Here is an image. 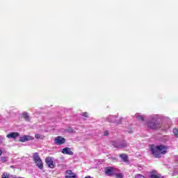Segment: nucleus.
I'll return each instance as SVG.
<instances>
[{"instance_id": "1", "label": "nucleus", "mask_w": 178, "mask_h": 178, "mask_svg": "<svg viewBox=\"0 0 178 178\" xmlns=\"http://www.w3.org/2000/svg\"><path fill=\"white\" fill-rule=\"evenodd\" d=\"M149 148L154 158H161L162 155H166L168 154V149H169V147L165 145H150Z\"/></svg>"}, {"instance_id": "2", "label": "nucleus", "mask_w": 178, "mask_h": 178, "mask_svg": "<svg viewBox=\"0 0 178 178\" xmlns=\"http://www.w3.org/2000/svg\"><path fill=\"white\" fill-rule=\"evenodd\" d=\"M33 161L39 169H44V163H42V161L40 155H38V153L35 152L33 154Z\"/></svg>"}, {"instance_id": "3", "label": "nucleus", "mask_w": 178, "mask_h": 178, "mask_svg": "<svg viewBox=\"0 0 178 178\" xmlns=\"http://www.w3.org/2000/svg\"><path fill=\"white\" fill-rule=\"evenodd\" d=\"M147 127L149 129H152V130H158V129H161V127H162V124L158 121L152 120L147 123Z\"/></svg>"}, {"instance_id": "4", "label": "nucleus", "mask_w": 178, "mask_h": 178, "mask_svg": "<svg viewBox=\"0 0 178 178\" xmlns=\"http://www.w3.org/2000/svg\"><path fill=\"white\" fill-rule=\"evenodd\" d=\"M45 162L50 169H54L55 168V166H56L55 163H54V160H52V157H47L45 159Z\"/></svg>"}, {"instance_id": "5", "label": "nucleus", "mask_w": 178, "mask_h": 178, "mask_svg": "<svg viewBox=\"0 0 178 178\" xmlns=\"http://www.w3.org/2000/svg\"><path fill=\"white\" fill-rule=\"evenodd\" d=\"M54 143L56 145H62L66 143V139L62 136H57L54 139Z\"/></svg>"}, {"instance_id": "6", "label": "nucleus", "mask_w": 178, "mask_h": 178, "mask_svg": "<svg viewBox=\"0 0 178 178\" xmlns=\"http://www.w3.org/2000/svg\"><path fill=\"white\" fill-rule=\"evenodd\" d=\"M105 175H106L107 176H110L112 177L113 176V172H115V168L113 167H106L105 168Z\"/></svg>"}, {"instance_id": "7", "label": "nucleus", "mask_w": 178, "mask_h": 178, "mask_svg": "<svg viewBox=\"0 0 178 178\" xmlns=\"http://www.w3.org/2000/svg\"><path fill=\"white\" fill-rule=\"evenodd\" d=\"M31 140H34V138L30 136L25 135L21 138H19L20 143H26V141H30Z\"/></svg>"}, {"instance_id": "8", "label": "nucleus", "mask_w": 178, "mask_h": 178, "mask_svg": "<svg viewBox=\"0 0 178 178\" xmlns=\"http://www.w3.org/2000/svg\"><path fill=\"white\" fill-rule=\"evenodd\" d=\"M77 175H76L72 170H68L65 171V178H76Z\"/></svg>"}, {"instance_id": "9", "label": "nucleus", "mask_w": 178, "mask_h": 178, "mask_svg": "<svg viewBox=\"0 0 178 178\" xmlns=\"http://www.w3.org/2000/svg\"><path fill=\"white\" fill-rule=\"evenodd\" d=\"M64 155H73V152L69 147H65L61 151Z\"/></svg>"}, {"instance_id": "10", "label": "nucleus", "mask_w": 178, "mask_h": 178, "mask_svg": "<svg viewBox=\"0 0 178 178\" xmlns=\"http://www.w3.org/2000/svg\"><path fill=\"white\" fill-rule=\"evenodd\" d=\"M20 136L18 132H12L6 135L7 138H17Z\"/></svg>"}, {"instance_id": "11", "label": "nucleus", "mask_w": 178, "mask_h": 178, "mask_svg": "<svg viewBox=\"0 0 178 178\" xmlns=\"http://www.w3.org/2000/svg\"><path fill=\"white\" fill-rule=\"evenodd\" d=\"M120 158H121L123 162H124L125 163H127V162H129V156H127V154H120Z\"/></svg>"}, {"instance_id": "12", "label": "nucleus", "mask_w": 178, "mask_h": 178, "mask_svg": "<svg viewBox=\"0 0 178 178\" xmlns=\"http://www.w3.org/2000/svg\"><path fill=\"white\" fill-rule=\"evenodd\" d=\"M22 116L23 119H24V120H26V122H30V115H29V114L27 113H23L22 114Z\"/></svg>"}, {"instance_id": "13", "label": "nucleus", "mask_w": 178, "mask_h": 178, "mask_svg": "<svg viewBox=\"0 0 178 178\" xmlns=\"http://www.w3.org/2000/svg\"><path fill=\"white\" fill-rule=\"evenodd\" d=\"M150 178H161V174H155V172H151Z\"/></svg>"}, {"instance_id": "14", "label": "nucleus", "mask_w": 178, "mask_h": 178, "mask_svg": "<svg viewBox=\"0 0 178 178\" xmlns=\"http://www.w3.org/2000/svg\"><path fill=\"white\" fill-rule=\"evenodd\" d=\"M112 145L115 147V148H120V143L116 142V141H112L111 142Z\"/></svg>"}, {"instance_id": "15", "label": "nucleus", "mask_w": 178, "mask_h": 178, "mask_svg": "<svg viewBox=\"0 0 178 178\" xmlns=\"http://www.w3.org/2000/svg\"><path fill=\"white\" fill-rule=\"evenodd\" d=\"M126 147H127V143L122 142L120 143V148H126Z\"/></svg>"}, {"instance_id": "16", "label": "nucleus", "mask_w": 178, "mask_h": 178, "mask_svg": "<svg viewBox=\"0 0 178 178\" xmlns=\"http://www.w3.org/2000/svg\"><path fill=\"white\" fill-rule=\"evenodd\" d=\"M0 159H1V161L2 162V163H5V162H7V161H8V157H6V156H1L0 158Z\"/></svg>"}, {"instance_id": "17", "label": "nucleus", "mask_w": 178, "mask_h": 178, "mask_svg": "<svg viewBox=\"0 0 178 178\" xmlns=\"http://www.w3.org/2000/svg\"><path fill=\"white\" fill-rule=\"evenodd\" d=\"M173 133H174L175 137L178 138V129L175 128L173 129Z\"/></svg>"}, {"instance_id": "18", "label": "nucleus", "mask_w": 178, "mask_h": 178, "mask_svg": "<svg viewBox=\"0 0 178 178\" xmlns=\"http://www.w3.org/2000/svg\"><path fill=\"white\" fill-rule=\"evenodd\" d=\"M136 118L138 120H141V122H144V117H143L142 115H137Z\"/></svg>"}, {"instance_id": "19", "label": "nucleus", "mask_w": 178, "mask_h": 178, "mask_svg": "<svg viewBox=\"0 0 178 178\" xmlns=\"http://www.w3.org/2000/svg\"><path fill=\"white\" fill-rule=\"evenodd\" d=\"M115 177H116L117 178H123V174H122V173H118V174L115 175Z\"/></svg>"}, {"instance_id": "20", "label": "nucleus", "mask_w": 178, "mask_h": 178, "mask_svg": "<svg viewBox=\"0 0 178 178\" xmlns=\"http://www.w3.org/2000/svg\"><path fill=\"white\" fill-rule=\"evenodd\" d=\"M135 178H145V177H144L142 175L138 174V175H135Z\"/></svg>"}, {"instance_id": "21", "label": "nucleus", "mask_w": 178, "mask_h": 178, "mask_svg": "<svg viewBox=\"0 0 178 178\" xmlns=\"http://www.w3.org/2000/svg\"><path fill=\"white\" fill-rule=\"evenodd\" d=\"M68 133H74V130L72 127H69L67 129Z\"/></svg>"}, {"instance_id": "22", "label": "nucleus", "mask_w": 178, "mask_h": 178, "mask_svg": "<svg viewBox=\"0 0 178 178\" xmlns=\"http://www.w3.org/2000/svg\"><path fill=\"white\" fill-rule=\"evenodd\" d=\"M82 116H83V118H88V113L87 112L83 113Z\"/></svg>"}, {"instance_id": "23", "label": "nucleus", "mask_w": 178, "mask_h": 178, "mask_svg": "<svg viewBox=\"0 0 178 178\" xmlns=\"http://www.w3.org/2000/svg\"><path fill=\"white\" fill-rule=\"evenodd\" d=\"M35 138L38 140L40 138H42V136H40V134H35Z\"/></svg>"}, {"instance_id": "24", "label": "nucleus", "mask_w": 178, "mask_h": 178, "mask_svg": "<svg viewBox=\"0 0 178 178\" xmlns=\"http://www.w3.org/2000/svg\"><path fill=\"white\" fill-rule=\"evenodd\" d=\"M104 136H109V132L108 131H104Z\"/></svg>"}, {"instance_id": "25", "label": "nucleus", "mask_w": 178, "mask_h": 178, "mask_svg": "<svg viewBox=\"0 0 178 178\" xmlns=\"http://www.w3.org/2000/svg\"><path fill=\"white\" fill-rule=\"evenodd\" d=\"M2 155V150L0 149V156Z\"/></svg>"}]
</instances>
